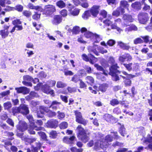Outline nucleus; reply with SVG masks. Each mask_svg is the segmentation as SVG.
Wrapping results in <instances>:
<instances>
[{"mask_svg": "<svg viewBox=\"0 0 152 152\" xmlns=\"http://www.w3.org/2000/svg\"><path fill=\"white\" fill-rule=\"evenodd\" d=\"M119 103V102L117 99H113L110 101V104L113 106H114L118 105Z\"/></svg>", "mask_w": 152, "mask_h": 152, "instance_id": "46", "label": "nucleus"}, {"mask_svg": "<svg viewBox=\"0 0 152 152\" xmlns=\"http://www.w3.org/2000/svg\"><path fill=\"white\" fill-rule=\"evenodd\" d=\"M109 62L112 64V66L110 68V72L109 74L112 76V80L115 81H116L119 80V77L117 74V72L120 73V72L117 70V69L119 67L117 66V64H114L115 60L114 58L112 57L109 58Z\"/></svg>", "mask_w": 152, "mask_h": 152, "instance_id": "3", "label": "nucleus"}, {"mask_svg": "<svg viewBox=\"0 0 152 152\" xmlns=\"http://www.w3.org/2000/svg\"><path fill=\"white\" fill-rule=\"evenodd\" d=\"M86 80L88 83H93L94 81V79L91 76H87L86 78Z\"/></svg>", "mask_w": 152, "mask_h": 152, "instance_id": "44", "label": "nucleus"}, {"mask_svg": "<svg viewBox=\"0 0 152 152\" xmlns=\"http://www.w3.org/2000/svg\"><path fill=\"white\" fill-rule=\"evenodd\" d=\"M48 85H50V87H53L54 86L56 83V82L55 80H49L48 82L47 83Z\"/></svg>", "mask_w": 152, "mask_h": 152, "instance_id": "58", "label": "nucleus"}, {"mask_svg": "<svg viewBox=\"0 0 152 152\" xmlns=\"http://www.w3.org/2000/svg\"><path fill=\"white\" fill-rule=\"evenodd\" d=\"M39 136L41 137V138L45 140H47L46 139V136L45 133L43 132H38Z\"/></svg>", "mask_w": 152, "mask_h": 152, "instance_id": "45", "label": "nucleus"}, {"mask_svg": "<svg viewBox=\"0 0 152 152\" xmlns=\"http://www.w3.org/2000/svg\"><path fill=\"white\" fill-rule=\"evenodd\" d=\"M80 12V9H75L74 10L71 11L70 13L73 16H77L79 14Z\"/></svg>", "mask_w": 152, "mask_h": 152, "instance_id": "40", "label": "nucleus"}, {"mask_svg": "<svg viewBox=\"0 0 152 152\" xmlns=\"http://www.w3.org/2000/svg\"><path fill=\"white\" fill-rule=\"evenodd\" d=\"M80 79L79 77L77 75H75L72 77V80L75 83H77L80 80Z\"/></svg>", "mask_w": 152, "mask_h": 152, "instance_id": "50", "label": "nucleus"}, {"mask_svg": "<svg viewBox=\"0 0 152 152\" xmlns=\"http://www.w3.org/2000/svg\"><path fill=\"white\" fill-rule=\"evenodd\" d=\"M4 147L5 148L8 150L9 151V148L8 147V146L9 145H11L12 144V143L10 141H5L4 143Z\"/></svg>", "mask_w": 152, "mask_h": 152, "instance_id": "55", "label": "nucleus"}, {"mask_svg": "<svg viewBox=\"0 0 152 152\" xmlns=\"http://www.w3.org/2000/svg\"><path fill=\"white\" fill-rule=\"evenodd\" d=\"M45 10L46 14L50 15L55 11L56 9L54 6L49 5L45 6Z\"/></svg>", "mask_w": 152, "mask_h": 152, "instance_id": "11", "label": "nucleus"}, {"mask_svg": "<svg viewBox=\"0 0 152 152\" xmlns=\"http://www.w3.org/2000/svg\"><path fill=\"white\" fill-rule=\"evenodd\" d=\"M80 29L78 26H75L73 27L72 30V32L75 34H77L80 31Z\"/></svg>", "mask_w": 152, "mask_h": 152, "instance_id": "51", "label": "nucleus"}, {"mask_svg": "<svg viewBox=\"0 0 152 152\" xmlns=\"http://www.w3.org/2000/svg\"><path fill=\"white\" fill-rule=\"evenodd\" d=\"M94 66L95 67L97 68V69L98 70L102 71L103 72V74L106 75H107V73H106V72L103 69V68L101 66H99L97 64H95L94 65Z\"/></svg>", "mask_w": 152, "mask_h": 152, "instance_id": "39", "label": "nucleus"}, {"mask_svg": "<svg viewBox=\"0 0 152 152\" xmlns=\"http://www.w3.org/2000/svg\"><path fill=\"white\" fill-rule=\"evenodd\" d=\"M137 27L134 25H132L129 27L126 28L125 29V31H129L132 30L137 31Z\"/></svg>", "mask_w": 152, "mask_h": 152, "instance_id": "36", "label": "nucleus"}, {"mask_svg": "<svg viewBox=\"0 0 152 152\" xmlns=\"http://www.w3.org/2000/svg\"><path fill=\"white\" fill-rule=\"evenodd\" d=\"M99 7L98 5H94L91 7L89 12L92 16L94 17L96 16L99 12Z\"/></svg>", "mask_w": 152, "mask_h": 152, "instance_id": "12", "label": "nucleus"}, {"mask_svg": "<svg viewBox=\"0 0 152 152\" xmlns=\"http://www.w3.org/2000/svg\"><path fill=\"white\" fill-rule=\"evenodd\" d=\"M80 5L83 7L86 8L88 7L89 5L87 0H81Z\"/></svg>", "mask_w": 152, "mask_h": 152, "instance_id": "33", "label": "nucleus"}, {"mask_svg": "<svg viewBox=\"0 0 152 152\" xmlns=\"http://www.w3.org/2000/svg\"><path fill=\"white\" fill-rule=\"evenodd\" d=\"M118 45L124 50H128L130 47L126 44L124 43L121 41H118Z\"/></svg>", "mask_w": 152, "mask_h": 152, "instance_id": "23", "label": "nucleus"}, {"mask_svg": "<svg viewBox=\"0 0 152 152\" xmlns=\"http://www.w3.org/2000/svg\"><path fill=\"white\" fill-rule=\"evenodd\" d=\"M89 57L90 58V62L91 64H94L95 62L97 61V59L95 57L93 56L90 53L88 55Z\"/></svg>", "mask_w": 152, "mask_h": 152, "instance_id": "30", "label": "nucleus"}, {"mask_svg": "<svg viewBox=\"0 0 152 152\" xmlns=\"http://www.w3.org/2000/svg\"><path fill=\"white\" fill-rule=\"evenodd\" d=\"M120 125H121V127H120L119 129V133L122 136L124 137V134H125L126 132L125 131V129L124 127V126L123 125H121V124H120Z\"/></svg>", "mask_w": 152, "mask_h": 152, "instance_id": "37", "label": "nucleus"}, {"mask_svg": "<svg viewBox=\"0 0 152 152\" xmlns=\"http://www.w3.org/2000/svg\"><path fill=\"white\" fill-rule=\"evenodd\" d=\"M123 55L125 58V59H127V61H131L132 59V56L129 53H125Z\"/></svg>", "mask_w": 152, "mask_h": 152, "instance_id": "42", "label": "nucleus"}, {"mask_svg": "<svg viewBox=\"0 0 152 152\" xmlns=\"http://www.w3.org/2000/svg\"><path fill=\"white\" fill-rule=\"evenodd\" d=\"M41 129V128L40 127H38L35 125H34L33 123H32L31 124L29 127L28 128V131L29 133L31 134H35V132L33 131V130H40Z\"/></svg>", "mask_w": 152, "mask_h": 152, "instance_id": "14", "label": "nucleus"}, {"mask_svg": "<svg viewBox=\"0 0 152 152\" xmlns=\"http://www.w3.org/2000/svg\"><path fill=\"white\" fill-rule=\"evenodd\" d=\"M78 131V137L83 142L86 143L89 140L88 137L86 135L85 130L80 125H79L77 128Z\"/></svg>", "mask_w": 152, "mask_h": 152, "instance_id": "4", "label": "nucleus"}, {"mask_svg": "<svg viewBox=\"0 0 152 152\" xmlns=\"http://www.w3.org/2000/svg\"><path fill=\"white\" fill-rule=\"evenodd\" d=\"M58 118L60 119H62L65 117V114L63 113L58 111Z\"/></svg>", "mask_w": 152, "mask_h": 152, "instance_id": "49", "label": "nucleus"}, {"mask_svg": "<svg viewBox=\"0 0 152 152\" xmlns=\"http://www.w3.org/2000/svg\"><path fill=\"white\" fill-rule=\"evenodd\" d=\"M67 84L61 81H58L56 83V87L58 88H63L66 86Z\"/></svg>", "mask_w": 152, "mask_h": 152, "instance_id": "27", "label": "nucleus"}, {"mask_svg": "<svg viewBox=\"0 0 152 152\" xmlns=\"http://www.w3.org/2000/svg\"><path fill=\"white\" fill-rule=\"evenodd\" d=\"M9 34V32L8 30L2 29L0 31V35L2 38L4 39L7 37Z\"/></svg>", "mask_w": 152, "mask_h": 152, "instance_id": "24", "label": "nucleus"}, {"mask_svg": "<svg viewBox=\"0 0 152 152\" xmlns=\"http://www.w3.org/2000/svg\"><path fill=\"white\" fill-rule=\"evenodd\" d=\"M134 43L135 44H137L143 43V41L140 38H137L135 39L133 41Z\"/></svg>", "mask_w": 152, "mask_h": 152, "instance_id": "43", "label": "nucleus"}, {"mask_svg": "<svg viewBox=\"0 0 152 152\" xmlns=\"http://www.w3.org/2000/svg\"><path fill=\"white\" fill-rule=\"evenodd\" d=\"M61 104L60 102H58L56 101H54L52 102L51 105L49 107H52L53 109L56 110L57 109L58 105Z\"/></svg>", "mask_w": 152, "mask_h": 152, "instance_id": "26", "label": "nucleus"}, {"mask_svg": "<svg viewBox=\"0 0 152 152\" xmlns=\"http://www.w3.org/2000/svg\"><path fill=\"white\" fill-rule=\"evenodd\" d=\"M58 124V122L56 120H52L48 121L47 123V126L49 128H55Z\"/></svg>", "mask_w": 152, "mask_h": 152, "instance_id": "13", "label": "nucleus"}, {"mask_svg": "<svg viewBox=\"0 0 152 152\" xmlns=\"http://www.w3.org/2000/svg\"><path fill=\"white\" fill-rule=\"evenodd\" d=\"M138 17L140 23L143 24H146L149 19L148 15L146 13H140L138 15Z\"/></svg>", "mask_w": 152, "mask_h": 152, "instance_id": "7", "label": "nucleus"}, {"mask_svg": "<svg viewBox=\"0 0 152 152\" xmlns=\"http://www.w3.org/2000/svg\"><path fill=\"white\" fill-rule=\"evenodd\" d=\"M68 126V123L65 121L61 122L59 125V127L61 129H65Z\"/></svg>", "mask_w": 152, "mask_h": 152, "instance_id": "38", "label": "nucleus"}, {"mask_svg": "<svg viewBox=\"0 0 152 152\" xmlns=\"http://www.w3.org/2000/svg\"><path fill=\"white\" fill-rule=\"evenodd\" d=\"M12 104L10 102H7L4 103L3 106L5 110H9L12 107Z\"/></svg>", "mask_w": 152, "mask_h": 152, "instance_id": "32", "label": "nucleus"}, {"mask_svg": "<svg viewBox=\"0 0 152 152\" xmlns=\"http://www.w3.org/2000/svg\"><path fill=\"white\" fill-rule=\"evenodd\" d=\"M57 134L56 131H53L50 132V136L52 138H55L56 137Z\"/></svg>", "mask_w": 152, "mask_h": 152, "instance_id": "47", "label": "nucleus"}, {"mask_svg": "<svg viewBox=\"0 0 152 152\" xmlns=\"http://www.w3.org/2000/svg\"><path fill=\"white\" fill-rule=\"evenodd\" d=\"M41 87L44 92L46 94L48 93L49 91L50 90V86H49L48 84L42 85L41 84H38L36 86H35L34 89L35 90H38Z\"/></svg>", "mask_w": 152, "mask_h": 152, "instance_id": "9", "label": "nucleus"}, {"mask_svg": "<svg viewBox=\"0 0 152 152\" xmlns=\"http://www.w3.org/2000/svg\"><path fill=\"white\" fill-rule=\"evenodd\" d=\"M61 18L60 15H56L54 17L52 23L53 24L57 25L61 22Z\"/></svg>", "mask_w": 152, "mask_h": 152, "instance_id": "20", "label": "nucleus"}, {"mask_svg": "<svg viewBox=\"0 0 152 152\" xmlns=\"http://www.w3.org/2000/svg\"><path fill=\"white\" fill-rule=\"evenodd\" d=\"M23 81L22 82L23 84L26 86H31L32 83L30 82L32 80V78L29 75H25L23 76Z\"/></svg>", "mask_w": 152, "mask_h": 152, "instance_id": "10", "label": "nucleus"}, {"mask_svg": "<svg viewBox=\"0 0 152 152\" xmlns=\"http://www.w3.org/2000/svg\"><path fill=\"white\" fill-rule=\"evenodd\" d=\"M89 11L85 12L82 15V18L84 20L87 19L91 16Z\"/></svg>", "mask_w": 152, "mask_h": 152, "instance_id": "31", "label": "nucleus"}, {"mask_svg": "<svg viewBox=\"0 0 152 152\" xmlns=\"http://www.w3.org/2000/svg\"><path fill=\"white\" fill-rule=\"evenodd\" d=\"M104 118L105 119L107 122L110 121L111 120L113 119L112 116L109 114H106L104 115Z\"/></svg>", "mask_w": 152, "mask_h": 152, "instance_id": "41", "label": "nucleus"}, {"mask_svg": "<svg viewBox=\"0 0 152 152\" xmlns=\"http://www.w3.org/2000/svg\"><path fill=\"white\" fill-rule=\"evenodd\" d=\"M115 24H112V22L108 19H107L104 21V23L107 26H110L111 29H116L119 32H121L122 31V29L119 27H117L116 25L117 23H120L121 22V20L120 18H118L115 20Z\"/></svg>", "mask_w": 152, "mask_h": 152, "instance_id": "5", "label": "nucleus"}, {"mask_svg": "<svg viewBox=\"0 0 152 152\" xmlns=\"http://www.w3.org/2000/svg\"><path fill=\"white\" fill-rule=\"evenodd\" d=\"M28 7L30 9L40 11L43 10V9L40 6H34L31 3H29L28 5Z\"/></svg>", "mask_w": 152, "mask_h": 152, "instance_id": "21", "label": "nucleus"}, {"mask_svg": "<svg viewBox=\"0 0 152 152\" xmlns=\"http://www.w3.org/2000/svg\"><path fill=\"white\" fill-rule=\"evenodd\" d=\"M115 41L113 39H110L107 41V44L110 46H112L115 44Z\"/></svg>", "mask_w": 152, "mask_h": 152, "instance_id": "62", "label": "nucleus"}, {"mask_svg": "<svg viewBox=\"0 0 152 152\" xmlns=\"http://www.w3.org/2000/svg\"><path fill=\"white\" fill-rule=\"evenodd\" d=\"M99 90L102 92H105L106 91L107 88L105 84L101 85L99 86Z\"/></svg>", "mask_w": 152, "mask_h": 152, "instance_id": "48", "label": "nucleus"}, {"mask_svg": "<svg viewBox=\"0 0 152 152\" xmlns=\"http://www.w3.org/2000/svg\"><path fill=\"white\" fill-rule=\"evenodd\" d=\"M124 65L126 68V69L130 71H131L132 69L133 63H132L128 64H124Z\"/></svg>", "mask_w": 152, "mask_h": 152, "instance_id": "35", "label": "nucleus"}, {"mask_svg": "<svg viewBox=\"0 0 152 152\" xmlns=\"http://www.w3.org/2000/svg\"><path fill=\"white\" fill-rule=\"evenodd\" d=\"M12 113L14 115L16 113H20V107H13L12 109Z\"/></svg>", "mask_w": 152, "mask_h": 152, "instance_id": "53", "label": "nucleus"}, {"mask_svg": "<svg viewBox=\"0 0 152 152\" xmlns=\"http://www.w3.org/2000/svg\"><path fill=\"white\" fill-rule=\"evenodd\" d=\"M20 113L23 115H26L29 113L28 107L25 104H22L20 106Z\"/></svg>", "mask_w": 152, "mask_h": 152, "instance_id": "18", "label": "nucleus"}, {"mask_svg": "<svg viewBox=\"0 0 152 152\" xmlns=\"http://www.w3.org/2000/svg\"><path fill=\"white\" fill-rule=\"evenodd\" d=\"M81 32L84 33V36L87 38H90L91 39H93L94 42L93 47L89 46L88 48V50L90 53L93 52L97 56L99 55V53L96 51V49L98 48L97 45L95 43H98L102 39V37L100 35L96 34H93L89 31H87V29L84 27L82 28L81 29Z\"/></svg>", "mask_w": 152, "mask_h": 152, "instance_id": "1", "label": "nucleus"}, {"mask_svg": "<svg viewBox=\"0 0 152 152\" xmlns=\"http://www.w3.org/2000/svg\"><path fill=\"white\" fill-rule=\"evenodd\" d=\"M117 134V132H112L111 134L107 135L104 140L102 139L103 135L102 134H99L100 139L99 140L96 141L95 142L94 148L97 150L99 148L100 146L102 149L104 150L107 147L108 142H111L113 140V136L115 139L118 138Z\"/></svg>", "mask_w": 152, "mask_h": 152, "instance_id": "2", "label": "nucleus"}, {"mask_svg": "<svg viewBox=\"0 0 152 152\" xmlns=\"http://www.w3.org/2000/svg\"><path fill=\"white\" fill-rule=\"evenodd\" d=\"M61 99V100L66 103L68 102V97L66 96L61 95L60 96Z\"/></svg>", "mask_w": 152, "mask_h": 152, "instance_id": "57", "label": "nucleus"}, {"mask_svg": "<svg viewBox=\"0 0 152 152\" xmlns=\"http://www.w3.org/2000/svg\"><path fill=\"white\" fill-rule=\"evenodd\" d=\"M60 13L63 16L65 17L67 15V11L66 10H63L60 12Z\"/></svg>", "mask_w": 152, "mask_h": 152, "instance_id": "64", "label": "nucleus"}, {"mask_svg": "<svg viewBox=\"0 0 152 152\" xmlns=\"http://www.w3.org/2000/svg\"><path fill=\"white\" fill-rule=\"evenodd\" d=\"M99 14L102 16L103 18H105L107 15V12L104 10H102L101 11Z\"/></svg>", "mask_w": 152, "mask_h": 152, "instance_id": "60", "label": "nucleus"}, {"mask_svg": "<svg viewBox=\"0 0 152 152\" xmlns=\"http://www.w3.org/2000/svg\"><path fill=\"white\" fill-rule=\"evenodd\" d=\"M15 90L18 93H22L23 94H26L29 92V89L25 87L16 88H15Z\"/></svg>", "mask_w": 152, "mask_h": 152, "instance_id": "15", "label": "nucleus"}, {"mask_svg": "<svg viewBox=\"0 0 152 152\" xmlns=\"http://www.w3.org/2000/svg\"><path fill=\"white\" fill-rule=\"evenodd\" d=\"M14 8L15 10L21 12L22 11L23 9V7L21 5H19L16 6Z\"/></svg>", "mask_w": 152, "mask_h": 152, "instance_id": "52", "label": "nucleus"}, {"mask_svg": "<svg viewBox=\"0 0 152 152\" xmlns=\"http://www.w3.org/2000/svg\"><path fill=\"white\" fill-rule=\"evenodd\" d=\"M56 5L59 7L63 8L65 7V3L63 1L60 0L57 1L56 3Z\"/></svg>", "mask_w": 152, "mask_h": 152, "instance_id": "34", "label": "nucleus"}, {"mask_svg": "<svg viewBox=\"0 0 152 152\" xmlns=\"http://www.w3.org/2000/svg\"><path fill=\"white\" fill-rule=\"evenodd\" d=\"M40 112H41L42 115H39V112L38 111L37 114V116L38 118H42L43 116L42 115L44 114L45 112L48 113V115L49 117H52L56 115V113L54 112H52L51 111L49 110L47 108L43 106H41L40 108Z\"/></svg>", "mask_w": 152, "mask_h": 152, "instance_id": "6", "label": "nucleus"}, {"mask_svg": "<svg viewBox=\"0 0 152 152\" xmlns=\"http://www.w3.org/2000/svg\"><path fill=\"white\" fill-rule=\"evenodd\" d=\"M10 92L9 90L2 92L0 94L2 97H3L6 96L10 94Z\"/></svg>", "mask_w": 152, "mask_h": 152, "instance_id": "63", "label": "nucleus"}, {"mask_svg": "<svg viewBox=\"0 0 152 152\" xmlns=\"http://www.w3.org/2000/svg\"><path fill=\"white\" fill-rule=\"evenodd\" d=\"M131 7L134 9L140 10L141 8V4L140 2L136 1L132 4Z\"/></svg>", "mask_w": 152, "mask_h": 152, "instance_id": "22", "label": "nucleus"}, {"mask_svg": "<svg viewBox=\"0 0 152 152\" xmlns=\"http://www.w3.org/2000/svg\"><path fill=\"white\" fill-rule=\"evenodd\" d=\"M75 113L76 116V122L84 126L86 125L88 121L82 118L81 113L78 111H75Z\"/></svg>", "mask_w": 152, "mask_h": 152, "instance_id": "8", "label": "nucleus"}, {"mask_svg": "<svg viewBox=\"0 0 152 152\" xmlns=\"http://www.w3.org/2000/svg\"><path fill=\"white\" fill-rule=\"evenodd\" d=\"M82 57L83 59L86 61H90V58H89V57H88L87 55L86 54H84L82 56Z\"/></svg>", "mask_w": 152, "mask_h": 152, "instance_id": "61", "label": "nucleus"}, {"mask_svg": "<svg viewBox=\"0 0 152 152\" xmlns=\"http://www.w3.org/2000/svg\"><path fill=\"white\" fill-rule=\"evenodd\" d=\"M23 14L26 17H28L31 15V12L27 11L25 10L23 12Z\"/></svg>", "mask_w": 152, "mask_h": 152, "instance_id": "54", "label": "nucleus"}, {"mask_svg": "<svg viewBox=\"0 0 152 152\" xmlns=\"http://www.w3.org/2000/svg\"><path fill=\"white\" fill-rule=\"evenodd\" d=\"M123 19L124 20L130 22H133V19L131 16L126 14L123 15Z\"/></svg>", "mask_w": 152, "mask_h": 152, "instance_id": "28", "label": "nucleus"}, {"mask_svg": "<svg viewBox=\"0 0 152 152\" xmlns=\"http://www.w3.org/2000/svg\"><path fill=\"white\" fill-rule=\"evenodd\" d=\"M27 118L29 121V122L30 123V125L31 124L33 123L34 125H35V122H34V121L33 119V118L32 116L31 115H28L27 116Z\"/></svg>", "mask_w": 152, "mask_h": 152, "instance_id": "59", "label": "nucleus"}, {"mask_svg": "<svg viewBox=\"0 0 152 152\" xmlns=\"http://www.w3.org/2000/svg\"><path fill=\"white\" fill-rule=\"evenodd\" d=\"M75 137L74 136H72L69 138L67 137H65L63 139V141L65 143L68 144H72L74 143Z\"/></svg>", "mask_w": 152, "mask_h": 152, "instance_id": "17", "label": "nucleus"}, {"mask_svg": "<svg viewBox=\"0 0 152 152\" xmlns=\"http://www.w3.org/2000/svg\"><path fill=\"white\" fill-rule=\"evenodd\" d=\"M120 7H121L122 8V7H123L125 8H127V10H129L128 7L129 6V5L126 1L122 0L121 1L120 3Z\"/></svg>", "mask_w": 152, "mask_h": 152, "instance_id": "29", "label": "nucleus"}, {"mask_svg": "<svg viewBox=\"0 0 152 152\" xmlns=\"http://www.w3.org/2000/svg\"><path fill=\"white\" fill-rule=\"evenodd\" d=\"M12 23L15 26L21 24V22L19 19H16L12 22Z\"/></svg>", "mask_w": 152, "mask_h": 152, "instance_id": "56", "label": "nucleus"}, {"mask_svg": "<svg viewBox=\"0 0 152 152\" xmlns=\"http://www.w3.org/2000/svg\"><path fill=\"white\" fill-rule=\"evenodd\" d=\"M120 12L122 14L124 13L125 12L124 8H122L121 7H119L113 12L112 15L113 16L118 17L119 16Z\"/></svg>", "mask_w": 152, "mask_h": 152, "instance_id": "19", "label": "nucleus"}, {"mask_svg": "<svg viewBox=\"0 0 152 152\" xmlns=\"http://www.w3.org/2000/svg\"><path fill=\"white\" fill-rule=\"evenodd\" d=\"M122 73L123 75L126 76L125 77L122 76L121 75H120V76L122 77L123 78H131L135 77L134 75H133L132 74H128L126 72L124 71H122Z\"/></svg>", "mask_w": 152, "mask_h": 152, "instance_id": "25", "label": "nucleus"}, {"mask_svg": "<svg viewBox=\"0 0 152 152\" xmlns=\"http://www.w3.org/2000/svg\"><path fill=\"white\" fill-rule=\"evenodd\" d=\"M17 128L20 131L23 132L27 129V124L24 121H20L19 124L17 126Z\"/></svg>", "mask_w": 152, "mask_h": 152, "instance_id": "16", "label": "nucleus"}]
</instances>
